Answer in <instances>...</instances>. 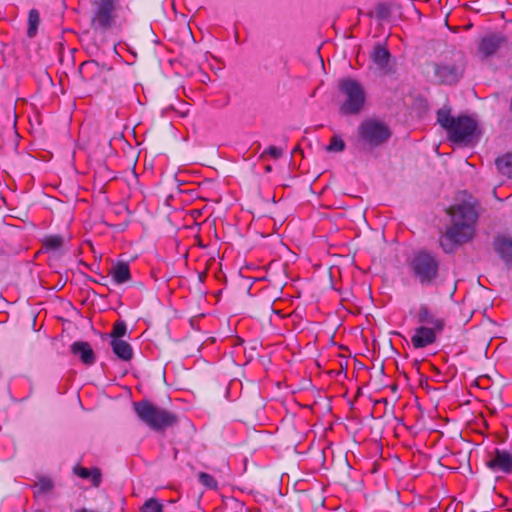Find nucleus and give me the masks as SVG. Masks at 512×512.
<instances>
[{
    "mask_svg": "<svg viewBox=\"0 0 512 512\" xmlns=\"http://www.w3.org/2000/svg\"><path fill=\"white\" fill-rule=\"evenodd\" d=\"M451 217V226L440 238V245L446 253H451L455 247L469 242L475 235L478 212L475 203L464 200L448 209Z\"/></svg>",
    "mask_w": 512,
    "mask_h": 512,
    "instance_id": "f257e3e1",
    "label": "nucleus"
},
{
    "mask_svg": "<svg viewBox=\"0 0 512 512\" xmlns=\"http://www.w3.org/2000/svg\"><path fill=\"white\" fill-rule=\"evenodd\" d=\"M437 120L447 131L448 138L454 143L470 145L478 141L480 132L477 122L468 116L453 117L448 110L440 109Z\"/></svg>",
    "mask_w": 512,
    "mask_h": 512,
    "instance_id": "f03ea898",
    "label": "nucleus"
},
{
    "mask_svg": "<svg viewBox=\"0 0 512 512\" xmlns=\"http://www.w3.org/2000/svg\"><path fill=\"white\" fill-rule=\"evenodd\" d=\"M91 27L100 33L121 28L122 7L117 0H94L91 4Z\"/></svg>",
    "mask_w": 512,
    "mask_h": 512,
    "instance_id": "7ed1b4c3",
    "label": "nucleus"
},
{
    "mask_svg": "<svg viewBox=\"0 0 512 512\" xmlns=\"http://www.w3.org/2000/svg\"><path fill=\"white\" fill-rule=\"evenodd\" d=\"M342 96L340 112L345 115L357 114L364 106L366 94L362 85L351 78H344L338 83Z\"/></svg>",
    "mask_w": 512,
    "mask_h": 512,
    "instance_id": "20e7f679",
    "label": "nucleus"
},
{
    "mask_svg": "<svg viewBox=\"0 0 512 512\" xmlns=\"http://www.w3.org/2000/svg\"><path fill=\"white\" fill-rule=\"evenodd\" d=\"M134 410L141 421L152 429H163L175 421V417L170 412L147 401L134 403Z\"/></svg>",
    "mask_w": 512,
    "mask_h": 512,
    "instance_id": "39448f33",
    "label": "nucleus"
},
{
    "mask_svg": "<svg viewBox=\"0 0 512 512\" xmlns=\"http://www.w3.org/2000/svg\"><path fill=\"white\" fill-rule=\"evenodd\" d=\"M410 266L421 284H430L437 277L439 262L435 256L420 252L414 256Z\"/></svg>",
    "mask_w": 512,
    "mask_h": 512,
    "instance_id": "423d86ee",
    "label": "nucleus"
},
{
    "mask_svg": "<svg viewBox=\"0 0 512 512\" xmlns=\"http://www.w3.org/2000/svg\"><path fill=\"white\" fill-rule=\"evenodd\" d=\"M464 70L463 56L457 52L451 59H444L435 64V77L440 83L455 84L461 78Z\"/></svg>",
    "mask_w": 512,
    "mask_h": 512,
    "instance_id": "0eeeda50",
    "label": "nucleus"
},
{
    "mask_svg": "<svg viewBox=\"0 0 512 512\" xmlns=\"http://www.w3.org/2000/svg\"><path fill=\"white\" fill-rule=\"evenodd\" d=\"M359 136L371 146H378L387 141L391 135L388 126L375 119L364 120L358 128Z\"/></svg>",
    "mask_w": 512,
    "mask_h": 512,
    "instance_id": "6e6552de",
    "label": "nucleus"
},
{
    "mask_svg": "<svg viewBox=\"0 0 512 512\" xmlns=\"http://www.w3.org/2000/svg\"><path fill=\"white\" fill-rule=\"evenodd\" d=\"M441 331L428 326H419L411 337V343L416 349L425 348L436 341V336Z\"/></svg>",
    "mask_w": 512,
    "mask_h": 512,
    "instance_id": "1a4fd4ad",
    "label": "nucleus"
},
{
    "mask_svg": "<svg viewBox=\"0 0 512 512\" xmlns=\"http://www.w3.org/2000/svg\"><path fill=\"white\" fill-rule=\"evenodd\" d=\"M503 42V38L497 34L485 35L478 45V54L482 58L494 55Z\"/></svg>",
    "mask_w": 512,
    "mask_h": 512,
    "instance_id": "9d476101",
    "label": "nucleus"
},
{
    "mask_svg": "<svg viewBox=\"0 0 512 512\" xmlns=\"http://www.w3.org/2000/svg\"><path fill=\"white\" fill-rule=\"evenodd\" d=\"M71 352L79 356L85 365L94 364L96 358L91 345L85 341H76L71 345Z\"/></svg>",
    "mask_w": 512,
    "mask_h": 512,
    "instance_id": "9b49d317",
    "label": "nucleus"
},
{
    "mask_svg": "<svg viewBox=\"0 0 512 512\" xmlns=\"http://www.w3.org/2000/svg\"><path fill=\"white\" fill-rule=\"evenodd\" d=\"M371 60L377 66V68L383 72H388L389 62H390V53L389 51L382 45L377 44L374 46L371 52Z\"/></svg>",
    "mask_w": 512,
    "mask_h": 512,
    "instance_id": "f8f14e48",
    "label": "nucleus"
},
{
    "mask_svg": "<svg viewBox=\"0 0 512 512\" xmlns=\"http://www.w3.org/2000/svg\"><path fill=\"white\" fill-rule=\"evenodd\" d=\"M417 317L421 326H428L434 329L443 330V320L437 318L426 306H421L419 308Z\"/></svg>",
    "mask_w": 512,
    "mask_h": 512,
    "instance_id": "ddd939ff",
    "label": "nucleus"
},
{
    "mask_svg": "<svg viewBox=\"0 0 512 512\" xmlns=\"http://www.w3.org/2000/svg\"><path fill=\"white\" fill-rule=\"evenodd\" d=\"M110 275L112 281L117 285L128 282L131 279L129 265L125 262L116 263L111 267Z\"/></svg>",
    "mask_w": 512,
    "mask_h": 512,
    "instance_id": "4468645a",
    "label": "nucleus"
},
{
    "mask_svg": "<svg viewBox=\"0 0 512 512\" xmlns=\"http://www.w3.org/2000/svg\"><path fill=\"white\" fill-rule=\"evenodd\" d=\"M113 353L123 361H129L133 357L131 345L122 339H111L110 342Z\"/></svg>",
    "mask_w": 512,
    "mask_h": 512,
    "instance_id": "2eb2a0df",
    "label": "nucleus"
},
{
    "mask_svg": "<svg viewBox=\"0 0 512 512\" xmlns=\"http://www.w3.org/2000/svg\"><path fill=\"white\" fill-rule=\"evenodd\" d=\"M494 246L505 263L512 265V240L505 236H499L495 240Z\"/></svg>",
    "mask_w": 512,
    "mask_h": 512,
    "instance_id": "dca6fc26",
    "label": "nucleus"
},
{
    "mask_svg": "<svg viewBox=\"0 0 512 512\" xmlns=\"http://www.w3.org/2000/svg\"><path fill=\"white\" fill-rule=\"evenodd\" d=\"M489 466L493 469L508 472L512 468V458L509 454L498 451L495 457L489 461Z\"/></svg>",
    "mask_w": 512,
    "mask_h": 512,
    "instance_id": "f3484780",
    "label": "nucleus"
},
{
    "mask_svg": "<svg viewBox=\"0 0 512 512\" xmlns=\"http://www.w3.org/2000/svg\"><path fill=\"white\" fill-rule=\"evenodd\" d=\"M76 475L83 479H90L94 486H98L101 481V474L98 469H87L84 467L76 466L74 468Z\"/></svg>",
    "mask_w": 512,
    "mask_h": 512,
    "instance_id": "a211bd4d",
    "label": "nucleus"
},
{
    "mask_svg": "<svg viewBox=\"0 0 512 512\" xmlns=\"http://www.w3.org/2000/svg\"><path fill=\"white\" fill-rule=\"evenodd\" d=\"M496 166L501 174L512 178V154H507L498 158L496 160Z\"/></svg>",
    "mask_w": 512,
    "mask_h": 512,
    "instance_id": "6ab92c4d",
    "label": "nucleus"
},
{
    "mask_svg": "<svg viewBox=\"0 0 512 512\" xmlns=\"http://www.w3.org/2000/svg\"><path fill=\"white\" fill-rule=\"evenodd\" d=\"M40 23V15L36 9H32L28 16V30L27 35L32 38L36 35Z\"/></svg>",
    "mask_w": 512,
    "mask_h": 512,
    "instance_id": "aec40b11",
    "label": "nucleus"
},
{
    "mask_svg": "<svg viewBox=\"0 0 512 512\" xmlns=\"http://www.w3.org/2000/svg\"><path fill=\"white\" fill-rule=\"evenodd\" d=\"M141 512H163V505L155 498H150L144 502L140 509Z\"/></svg>",
    "mask_w": 512,
    "mask_h": 512,
    "instance_id": "412c9836",
    "label": "nucleus"
},
{
    "mask_svg": "<svg viewBox=\"0 0 512 512\" xmlns=\"http://www.w3.org/2000/svg\"><path fill=\"white\" fill-rule=\"evenodd\" d=\"M345 149V142L339 136H333L327 146L329 152H342Z\"/></svg>",
    "mask_w": 512,
    "mask_h": 512,
    "instance_id": "4be33fe9",
    "label": "nucleus"
},
{
    "mask_svg": "<svg viewBox=\"0 0 512 512\" xmlns=\"http://www.w3.org/2000/svg\"><path fill=\"white\" fill-rule=\"evenodd\" d=\"M63 239L57 235L47 236L44 239V245L48 249H58L62 246Z\"/></svg>",
    "mask_w": 512,
    "mask_h": 512,
    "instance_id": "5701e85b",
    "label": "nucleus"
},
{
    "mask_svg": "<svg viewBox=\"0 0 512 512\" xmlns=\"http://www.w3.org/2000/svg\"><path fill=\"white\" fill-rule=\"evenodd\" d=\"M127 331L126 324L122 321H118L114 324L111 332V339H121Z\"/></svg>",
    "mask_w": 512,
    "mask_h": 512,
    "instance_id": "b1692460",
    "label": "nucleus"
},
{
    "mask_svg": "<svg viewBox=\"0 0 512 512\" xmlns=\"http://www.w3.org/2000/svg\"><path fill=\"white\" fill-rule=\"evenodd\" d=\"M199 481L202 485L209 489L217 488V481L215 480V478L205 472H201L199 474Z\"/></svg>",
    "mask_w": 512,
    "mask_h": 512,
    "instance_id": "393cba45",
    "label": "nucleus"
},
{
    "mask_svg": "<svg viewBox=\"0 0 512 512\" xmlns=\"http://www.w3.org/2000/svg\"><path fill=\"white\" fill-rule=\"evenodd\" d=\"M35 487L37 488L38 492L46 493V492H49L50 490H52L53 483L48 478H41L36 483Z\"/></svg>",
    "mask_w": 512,
    "mask_h": 512,
    "instance_id": "a878e982",
    "label": "nucleus"
},
{
    "mask_svg": "<svg viewBox=\"0 0 512 512\" xmlns=\"http://www.w3.org/2000/svg\"><path fill=\"white\" fill-rule=\"evenodd\" d=\"M264 153L271 156L274 159H278L279 157H281L283 152L282 149L279 147L270 146L265 150Z\"/></svg>",
    "mask_w": 512,
    "mask_h": 512,
    "instance_id": "bb28decb",
    "label": "nucleus"
},
{
    "mask_svg": "<svg viewBox=\"0 0 512 512\" xmlns=\"http://www.w3.org/2000/svg\"><path fill=\"white\" fill-rule=\"evenodd\" d=\"M92 66H95V63H94V62H87V63H84V64H83V67H86V68H88V67H92Z\"/></svg>",
    "mask_w": 512,
    "mask_h": 512,
    "instance_id": "cd10ccee",
    "label": "nucleus"
}]
</instances>
